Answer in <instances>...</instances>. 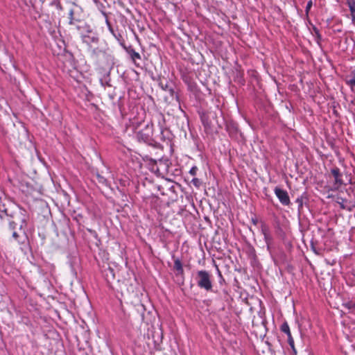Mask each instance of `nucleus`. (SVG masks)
<instances>
[{
  "label": "nucleus",
  "instance_id": "14",
  "mask_svg": "<svg viewBox=\"0 0 355 355\" xmlns=\"http://www.w3.org/2000/svg\"><path fill=\"white\" fill-rule=\"evenodd\" d=\"M344 306L348 309H355V300L345 302Z\"/></svg>",
  "mask_w": 355,
  "mask_h": 355
},
{
  "label": "nucleus",
  "instance_id": "18",
  "mask_svg": "<svg viewBox=\"0 0 355 355\" xmlns=\"http://www.w3.org/2000/svg\"><path fill=\"white\" fill-rule=\"evenodd\" d=\"M215 109L216 110L214 112V113H212V112H209V115L207 116V117H209V115H211L215 119L217 118V112H221V111L218 106H216Z\"/></svg>",
  "mask_w": 355,
  "mask_h": 355
},
{
  "label": "nucleus",
  "instance_id": "16",
  "mask_svg": "<svg viewBox=\"0 0 355 355\" xmlns=\"http://www.w3.org/2000/svg\"><path fill=\"white\" fill-rule=\"evenodd\" d=\"M73 10H70L69 12V24L71 25H73L74 24L75 21H78V19H76L74 17H73Z\"/></svg>",
  "mask_w": 355,
  "mask_h": 355
},
{
  "label": "nucleus",
  "instance_id": "10",
  "mask_svg": "<svg viewBox=\"0 0 355 355\" xmlns=\"http://www.w3.org/2000/svg\"><path fill=\"white\" fill-rule=\"evenodd\" d=\"M345 83L352 90L355 88V70L352 71L351 74L346 78Z\"/></svg>",
  "mask_w": 355,
  "mask_h": 355
},
{
  "label": "nucleus",
  "instance_id": "1",
  "mask_svg": "<svg viewBox=\"0 0 355 355\" xmlns=\"http://www.w3.org/2000/svg\"><path fill=\"white\" fill-rule=\"evenodd\" d=\"M4 216L10 217L9 221V230H14L17 228L19 225L20 230H24L27 226V221L28 220V215L27 211L21 208H19L17 211L13 213H9L7 209L1 211L0 217L3 218ZM24 235H25V231H23Z\"/></svg>",
  "mask_w": 355,
  "mask_h": 355
},
{
  "label": "nucleus",
  "instance_id": "15",
  "mask_svg": "<svg viewBox=\"0 0 355 355\" xmlns=\"http://www.w3.org/2000/svg\"><path fill=\"white\" fill-rule=\"evenodd\" d=\"M280 330L285 334L289 333L290 328L287 322H284V323H282V324L280 327Z\"/></svg>",
  "mask_w": 355,
  "mask_h": 355
},
{
  "label": "nucleus",
  "instance_id": "2",
  "mask_svg": "<svg viewBox=\"0 0 355 355\" xmlns=\"http://www.w3.org/2000/svg\"><path fill=\"white\" fill-rule=\"evenodd\" d=\"M196 282L198 286L206 291H211L213 288L211 275L205 270H198L196 273Z\"/></svg>",
  "mask_w": 355,
  "mask_h": 355
},
{
  "label": "nucleus",
  "instance_id": "8",
  "mask_svg": "<svg viewBox=\"0 0 355 355\" xmlns=\"http://www.w3.org/2000/svg\"><path fill=\"white\" fill-rule=\"evenodd\" d=\"M8 233L12 234V241L14 242L17 243L18 244L24 243V241H21V239L24 237L23 236L20 235L17 231L16 229L14 230H10L9 228L8 229Z\"/></svg>",
  "mask_w": 355,
  "mask_h": 355
},
{
  "label": "nucleus",
  "instance_id": "30",
  "mask_svg": "<svg viewBox=\"0 0 355 355\" xmlns=\"http://www.w3.org/2000/svg\"><path fill=\"white\" fill-rule=\"evenodd\" d=\"M218 275H219L221 278H223V276H222V275H221V272H220V271L219 270V269H218Z\"/></svg>",
  "mask_w": 355,
  "mask_h": 355
},
{
  "label": "nucleus",
  "instance_id": "9",
  "mask_svg": "<svg viewBox=\"0 0 355 355\" xmlns=\"http://www.w3.org/2000/svg\"><path fill=\"white\" fill-rule=\"evenodd\" d=\"M174 270L177 271V275H184V269L182 266V263L180 259L176 258L174 259Z\"/></svg>",
  "mask_w": 355,
  "mask_h": 355
},
{
  "label": "nucleus",
  "instance_id": "31",
  "mask_svg": "<svg viewBox=\"0 0 355 355\" xmlns=\"http://www.w3.org/2000/svg\"><path fill=\"white\" fill-rule=\"evenodd\" d=\"M58 7H59L60 9H62V6H60V3L58 4Z\"/></svg>",
  "mask_w": 355,
  "mask_h": 355
},
{
  "label": "nucleus",
  "instance_id": "3",
  "mask_svg": "<svg viewBox=\"0 0 355 355\" xmlns=\"http://www.w3.org/2000/svg\"><path fill=\"white\" fill-rule=\"evenodd\" d=\"M331 173L334 178V182L332 186L329 189V191H335L338 190L341 186L344 184L342 179V173L338 167H334L331 169Z\"/></svg>",
  "mask_w": 355,
  "mask_h": 355
},
{
  "label": "nucleus",
  "instance_id": "6",
  "mask_svg": "<svg viewBox=\"0 0 355 355\" xmlns=\"http://www.w3.org/2000/svg\"><path fill=\"white\" fill-rule=\"evenodd\" d=\"M336 202L340 205V207L343 209H347L352 211L355 207V202L354 201H349L341 197H337Z\"/></svg>",
  "mask_w": 355,
  "mask_h": 355
},
{
  "label": "nucleus",
  "instance_id": "29",
  "mask_svg": "<svg viewBox=\"0 0 355 355\" xmlns=\"http://www.w3.org/2000/svg\"><path fill=\"white\" fill-rule=\"evenodd\" d=\"M251 221L254 225H257L258 224V220L257 218H252Z\"/></svg>",
  "mask_w": 355,
  "mask_h": 355
},
{
  "label": "nucleus",
  "instance_id": "21",
  "mask_svg": "<svg viewBox=\"0 0 355 355\" xmlns=\"http://www.w3.org/2000/svg\"><path fill=\"white\" fill-rule=\"evenodd\" d=\"M312 5H313L312 0L309 1H308V3H307V4H306V10H305V12H306V15H308L310 9H311V7H312Z\"/></svg>",
  "mask_w": 355,
  "mask_h": 355
},
{
  "label": "nucleus",
  "instance_id": "12",
  "mask_svg": "<svg viewBox=\"0 0 355 355\" xmlns=\"http://www.w3.org/2000/svg\"><path fill=\"white\" fill-rule=\"evenodd\" d=\"M82 40L84 43L89 44L91 42L97 43L98 41V37H90L89 35H85L82 36Z\"/></svg>",
  "mask_w": 355,
  "mask_h": 355
},
{
  "label": "nucleus",
  "instance_id": "22",
  "mask_svg": "<svg viewBox=\"0 0 355 355\" xmlns=\"http://www.w3.org/2000/svg\"><path fill=\"white\" fill-rule=\"evenodd\" d=\"M198 168L197 166H193L190 171H189V173L193 175V176H196L197 175V171H198Z\"/></svg>",
  "mask_w": 355,
  "mask_h": 355
},
{
  "label": "nucleus",
  "instance_id": "28",
  "mask_svg": "<svg viewBox=\"0 0 355 355\" xmlns=\"http://www.w3.org/2000/svg\"><path fill=\"white\" fill-rule=\"evenodd\" d=\"M286 334L287 335L288 337V343H292V341H294L291 331H289V333H286Z\"/></svg>",
  "mask_w": 355,
  "mask_h": 355
},
{
  "label": "nucleus",
  "instance_id": "27",
  "mask_svg": "<svg viewBox=\"0 0 355 355\" xmlns=\"http://www.w3.org/2000/svg\"><path fill=\"white\" fill-rule=\"evenodd\" d=\"M288 345H290L291 348L292 349L293 353L295 354H297V351H296L295 347L294 341H292V343H288Z\"/></svg>",
  "mask_w": 355,
  "mask_h": 355
},
{
  "label": "nucleus",
  "instance_id": "5",
  "mask_svg": "<svg viewBox=\"0 0 355 355\" xmlns=\"http://www.w3.org/2000/svg\"><path fill=\"white\" fill-rule=\"evenodd\" d=\"M151 130L148 126L137 133V139L140 142H150L151 141Z\"/></svg>",
  "mask_w": 355,
  "mask_h": 355
},
{
  "label": "nucleus",
  "instance_id": "11",
  "mask_svg": "<svg viewBox=\"0 0 355 355\" xmlns=\"http://www.w3.org/2000/svg\"><path fill=\"white\" fill-rule=\"evenodd\" d=\"M346 3L349 8L352 21H355V0H346Z\"/></svg>",
  "mask_w": 355,
  "mask_h": 355
},
{
  "label": "nucleus",
  "instance_id": "13",
  "mask_svg": "<svg viewBox=\"0 0 355 355\" xmlns=\"http://www.w3.org/2000/svg\"><path fill=\"white\" fill-rule=\"evenodd\" d=\"M261 230L263 235L270 234L268 226L263 222H261Z\"/></svg>",
  "mask_w": 355,
  "mask_h": 355
},
{
  "label": "nucleus",
  "instance_id": "7",
  "mask_svg": "<svg viewBox=\"0 0 355 355\" xmlns=\"http://www.w3.org/2000/svg\"><path fill=\"white\" fill-rule=\"evenodd\" d=\"M127 53L130 55L132 62L135 66H139V64L137 63V60H141V55L139 53L136 52L134 49L129 47L127 49Z\"/></svg>",
  "mask_w": 355,
  "mask_h": 355
},
{
  "label": "nucleus",
  "instance_id": "19",
  "mask_svg": "<svg viewBox=\"0 0 355 355\" xmlns=\"http://www.w3.org/2000/svg\"><path fill=\"white\" fill-rule=\"evenodd\" d=\"M264 236V240L266 241V243L267 245V247L268 248H269L270 247V243H271V241H272V238H271V236L270 234H266V235H263Z\"/></svg>",
  "mask_w": 355,
  "mask_h": 355
},
{
  "label": "nucleus",
  "instance_id": "26",
  "mask_svg": "<svg viewBox=\"0 0 355 355\" xmlns=\"http://www.w3.org/2000/svg\"><path fill=\"white\" fill-rule=\"evenodd\" d=\"M201 119L202 121V123L205 125H209V123L206 119V115L205 114H203L202 116H201Z\"/></svg>",
  "mask_w": 355,
  "mask_h": 355
},
{
  "label": "nucleus",
  "instance_id": "17",
  "mask_svg": "<svg viewBox=\"0 0 355 355\" xmlns=\"http://www.w3.org/2000/svg\"><path fill=\"white\" fill-rule=\"evenodd\" d=\"M162 87V88L165 91H168L170 94L173 96L175 94V92L173 88H168V85L166 84L164 86L163 85L162 83H160L159 84Z\"/></svg>",
  "mask_w": 355,
  "mask_h": 355
},
{
  "label": "nucleus",
  "instance_id": "20",
  "mask_svg": "<svg viewBox=\"0 0 355 355\" xmlns=\"http://www.w3.org/2000/svg\"><path fill=\"white\" fill-rule=\"evenodd\" d=\"M191 182L196 187H199L201 185V181L198 178H193L191 180Z\"/></svg>",
  "mask_w": 355,
  "mask_h": 355
},
{
  "label": "nucleus",
  "instance_id": "24",
  "mask_svg": "<svg viewBox=\"0 0 355 355\" xmlns=\"http://www.w3.org/2000/svg\"><path fill=\"white\" fill-rule=\"evenodd\" d=\"M109 274L112 276V279H114V270L109 268L108 270H107V272L106 273V276L108 278L109 277Z\"/></svg>",
  "mask_w": 355,
  "mask_h": 355
},
{
  "label": "nucleus",
  "instance_id": "23",
  "mask_svg": "<svg viewBox=\"0 0 355 355\" xmlns=\"http://www.w3.org/2000/svg\"><path fill=\"white\" fill-rule=\"evenodd\" d=\"M295 202L298 204V209H302L303 206V200L302 197L297 198L295 200Z\"/></svg>",
  "mask_w": 355,
  "mask_h": 355
},
{
  "label": "nucleus",
  "instance_id": "25",
  "mask_svg": "<svg viewBox=\"0 0 355 355\" xmlns=\"http://www.w3.org/2000/svg\"><path fill=\"white\" fill-rule=\"evenodd\" d=\"M106 24H107V26H108V29H109V31H110V33H111L113 35H114V36H115V34H114V30H113V28H112V26H111V24H110V21H109L107 19H106Z\"/></svg>",
  "mask_w": 355,
  "mask_h": 355
},
{
  "label": "nucleus",
  "instance_id": "4",
  "mask_svg": "<svg viewBox=\"0 0 355 355\" xmlns=\"http://www.w3.org/2000/svg\"><path fill=\"white\" fill-rule=\"evenodd\" d=\"M275 194L279 199V202L283 205H289L291 203L290 198L288 194V192L284 189H282L279 187H275L274 189Z\"/></svg>",
  "mask_w": 355,
  "mask_h": 355
}]
</instances>
